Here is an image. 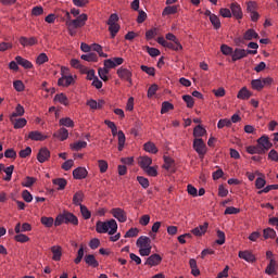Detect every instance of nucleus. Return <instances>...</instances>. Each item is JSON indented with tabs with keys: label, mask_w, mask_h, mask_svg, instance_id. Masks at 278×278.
Segmentation results:
<instances>
[{
	"label": "nucleus",
	"mask_w": 278,
	"mask_h": 278,
	"mask_svg": "<svg viewBox=\"0 0 278 278\" xmlns=\"http://www.w3.org/2000/svg\"><path fill=\"white\" fill-rule=\"evenodd\" d=\"M96 231L98 233H109V236H114L118 231V224L116 219H110L108 222H98L96 224Z\"/></svg>",
	"instance_id": "f257e3e1"
},
{
	"label": "nucleus",
	"mask_w": 278,
	"mask_h": 278,
	"mask_svg": "<svg viewBox=\"0 0 278 278\" xmlns=\"http://www.w3.org/2000/svg\"><path fill=\"white\" fill-rule=\"evenodd\" d=\"M193 149L201 160L205 157V154L207 153V146L201 138H195L193 140Z\"/></svg>",
	"instance_id": "f03ea898"
},
{
	"label": "nucleus",
	"mask_w": 278,
	"mask_h": 278,
	"mask_svg": "<svg viewBox=\"0 0 278 278\" xmlns=\"http://www.w3.org/2000/svg\"><path fill=\"white\" fill-rule=\"evenodd\" d=\"M86 21H88V15L86 13H83L78 15L75 20L66 21L65 25L66 27H75L76 29H79L86 25Z\"/></svg>",
	"instance_id": "7ed1b4c3"
},
{
	"label": "nucleus",
	"mask_w": 278,
	"mask_h": 278,
	"mask_svg": "<svg viewBox=\"0 0 278 278\" xmlns=\"http://www.w3.org/2000/svg\"><path fill=\"white\" fill-rule=\"evenodd\" d=\"M247 55H257V50H244L237 48L232 52V62H238V60H242V58H247Z\"/></svg>",
	"instance_id": "20e7f679"
},
{
	"label": "nucleus",
	"mask_w": 278,
	"mask_h": 278,
	"mask_svg": "<svg viewBox=\"0 0 278 278\" xmlns=\"http://www.w3.org/2000/svg\"><path fill=\"white\" fill-rule=\"evenodd\" d=\"M117 77H119V79L123 81H128L130 86L134 85V80L131 79V77H134V73H131L130 70H127V67H119L117 70Z\"/></svg>",
	"instance_id": "39448f33"
},
{
	"label": "nucleus",
	"mask_w": 278,
	"mask_h": 278,
	"mask_svg": "<svg viewBox=\"0 0 278 278\" xmlns=\"http://www.w3.org/2000/svg\"><path fill=\"white\" fill-rule=\"evenodd\" d=\"M256 142H257L260 149L263 151L264 154L269 149H273V143L270 142V139L266 135L258 138Z\"/></svg>",
	"instance_id": "423d86ee"
},
{
	"label": "nucleus",
	"mask_w": 278,
	"mask_h": 278,
	"mask_svg": "<svg viewBox=\"0 0 278 278\" xmlns=\"http://www.w3.org/2000/svg\"><path fill=\"white\" fill-rule=\"evenodd\" d=\"M111 214L118 223H127V213L121 207L112 208Z\"/></svg>",
	"instance_id": "0eeeda50"
},
{
	"label": "nucleus",
	"mask_w": 278,
	"mask_h": 278,
	"mask_svg": "<svg viewBox=\"0 0 278 278\" xmlns=\"http://www.w3.org/2000/svg\"><path fill=\"white\" fill-rule=\"evenodd\" d=\"M51 157V152L47 148H41L37 154V160L40 162V164H45L47 160Z\"/></svg>",
	"instance_id": "6e6552de"
},
{
	"label": "nucleus",
	"mask_w": 278,
	"mask_h": 278,
	"mask_svg": "<svg viewBox=\"0 0 278 278\" xmlns=\"http://www.w3.org/2000/svg\"><path fill=\"white\" fill-rule=\"evenodd\" d=\"M207 227H210V224L205 222L203 225H200L191 230V233L197 237L205 236L207 232Z\"/></svg>",
	"instance_id": "1a4fd4ad"
},
{
	"label": "nucleus",
	"mask_w": 278,
	"mask_h": 278,
	"mask_svg": "<svg viewBox=\"0 0 278 278\" xmlns=\"http://www.w3.org/2000/svg\"><path fill=\"white\" fill-rule=\"evenodd\" d=\"M162 263V256L160 254H152L144 263L146 266H159Z\"/></svg>",
	"instance_id": "9d476101"
},
{
	"label": "nucleus",
	"mask_w": 278,
	"mask_h": 278,
	"mask_svg": "<svg viewBox=\"0 0 278 278\" xmlns=\"http://www.w3.org/2000/svg\"><path fill=\"white\" fill-rule=\"evenodd\" d=\"M18 42L22 47H34V45H38V39L36 37H20Z\"/></svg>",
	"instance_id": "9b49d317"
},
{
	"label": "nucleus",
	"mask_w": 278,
	"mask_h": 278,
	"mask_svg": "<svg viewBox=\"0 0 278 278\" xmlns=\"http://www.w3.org/2000/svg\"><path fill=\"white\" fill-rule=\"evenodd\" d=\"M138 249H149L151 248V239L147 236H141L137 240Z\"/></svg>",
	"instance_id": "f8f14e48"
},
{
	"label": "nucleus",
	"mask_w": 278,
	"mask_h": 278,
	"mask_svg": "<svg viewBox=\"0 0 278 278\" xmlns=\"http://www.w3.org/2000/svg\"><path fill=\"white\" fill-rule=\"evenodd\" d=\"M74 179H86L88 177V169L85 167H77L73 170Z\"/></svg>",
	"instance_id": "ddd939ff"
},
{
	"label": "nucleus",
	"mask_w": 278,
	"mask_h": 278,
	"mask_svg": "<svg viewBox=\"0 0 278 278\" xmlns=\"http://www.w3.org/2000/svg\"><path fill=\"white\" fill-rule=\"evenodd\" d=\"M230 10L235 18H238V20L242 18V8L240 7V4H238L237 2H232L230 4Z\"/></svg>",
	"instance_id": "4468645a"
},
{
	"label": "nucleus",
	"mask_w": 278,
	"mask_h": 278,
	"mask_svg": "<svg viewBox=\"0 0 278 278\" xmlns=\"http://www.w3.org/2000/svg\"><path fill=\"white\" fill-rule=\"evenodd\" d=\"M10 121L12 125L14 126V129H23L25 125H27V119L25 118H16V117H10Z\"/></svg>",
	"instance_id": "2eb2a0df"
},
{
	"label": "nucleus",
	"mask_w": 278,
	"mask_h": 278,
	"mask_svg": "<svg viewBox=\"0 0 278 278\" xmlns=\"http://www.w3.org/2000/svg\"><path fill=\"white\" fill-rule=\"evenodd\" d=\"M53 138H58V140H61V142H64V140H67L68 138V129L66 128H60L58 131L53 134Z\"/></svg>",
	"instance_id": "dca6fc26"
},
{
	"label": "nucleus",
	"mask_w": 278,
	"mask_h": 278,
	"mask_svg": "<svg viewBox=\"0 0 278 278\" xmlns=\"http://www.w3.org/2000/svg\"><path fill=\"white\" fill-rule=\"evenodd\" d=\"M28 138H29V140H35V141H40V142L47 140V136L42 135V132H40L38 130L30 131L28 134Z\"/></svg>",
	"instance_id": "f3484780"
},
{
	"label": "nucleus",
	"mask_w": 278,
	"mask_h": 278,
	"mask_svg": "<svg viewBox=\"0 0 278 278\" xmlns=\"http://www.w3.org/2000/svg\"><path fill=\"white\" fill-rule=\"evenodd\" d=\"M64 216H65V225H68V223L75 226L79 225V219L77 218V216H75V214L66 212L64 213Z\"/></svg>",
	"instance_id": "a211bd4d"
},
{
	"label": "nucleus",
	"mask_w": 278,
	"mask_h": 278,
	"mask_svg": "<svg viewBox=\"0 0 278 278\" xmlns=\"http://www.w3.org/2000/svg\"><path fill=\"white\" fill-rule=\"evenodd\" d=\"M15 62H17L20 66H23V68H34V64L29 60L23 59L21 55L15 58Z\"/></svg>",
	"instance_id": "6ab92c4d"
},
{
	"label": "nucleus",
	"mask_w": 278,
	"mask_h": 278,
	"mask_svg": "<svg viewBox=\"0 0 278 278\" xmlns=\"http://www.w3.org/2000/svg\"><path fill=\"white\" fill-rule=\"evenodd\" d=\"M52 251V260L54 262H60L62 260V248L60 245H53L51 248Z\"/></svg>",
	"instance_id": "aec40b11"
},
{
	"label": "nucleus",
	"mask_w": 278,
	"mask_h": 278,
	"mask_svg": "<svg viewBox=\"0 0 278 278\" xmlns=\"http://www.w3.org/2000/svg\"><path fill=\"white\" fill-rule=\"evenodd\" d=\"M178 10L179 5L167 4V7L162 12V16H170V14H177Z\"/></svg>",
	"instance_id": "412c9836"
},
{
	"label": "nucleus",
	"mask_w": 278,
	"mask_h": 278,
	"mask_svg": "<svg viewBox=\"0 0 278 278\" xmlns=\"http://www.w3.org/2000/svg\"><path fill=\"white\" fill-rule=\"evenodd\" d=\"M74 81H75V79H74L73 76H71V75H68V76H62L61 78H59L58 85H59V86L68 87V86H71Z\"/></svg>",
	"instance_id": "4be33fe9"
},
{
	"label": "nucleus",
	"mask_w": 278,
	"mask_h": 278,
	"mask_svg": "<svg viewBox=\"0 0 278 278\" xmlns=\"http://www.w3.org/2000/svg\"><path fill=\"white\" fill-rule=\"evenodd\" d=\"M257 38H260V35L253 28L248 29L243 35L244 40H257Z\"/></svg>",
	"instance_id": "5701e85b"
},
{
	"label": "nucleus",
	"mask_w": 278,
	"mask_h": 278,
	"mask_svg": "<svg viewBox=\"0 0 278 278\" xmlns=\"http://www.w3.org/2000/svg\"><path fill=\"white\" fill-rule=\"evenodd\" d=\"M84 191H77L73 197L74 205L81 207V205H84L81 204L84 203Z\"/></svg>",
	"instance_id": "b1692460"
},
{
	"label": "nucleus",
	"mask_w": 278,
	"mask_h": 278,
	"mask_svg": "<svg viewBox=\"0 0 278 278\" xmlns=\"http://www.w3.org/2000/svg\"><path fill=\"white\" fill-rule=\"evenodd\" d=\"M85 262L86 264H88V266H91L92 268L99 267V261H97V258L92 254H87L85 256Z\"/></svg>",
	"instance_id": "393cba45"
},
{
	"label": "nucleus",
	"mask_w": 278,
	"mask_h": 278,
	"mask_svg": "<svg viewBox=\"0 0 278 278\" xmlns=\"http://www.w3.org/2000/svg\"><path fill=\"white\" fill-rule=\"evenodd\" d=\"M240 260H244L245 262H255V255L249 251H240L239 252Z\"/></svg>",
	"instance_id": "a878e982"
},
{
	"label": "nucleus",
	"mask_w": 278,
	"mask_h": 278,
	"mask_svg": "<svg viewBox=\"0 0 278 278\" xmlns=\"http://www.w3.org/2000/svg\"><path fill=\"white\" fill-rule=\"evenodd\" d=\"M247 152L250 153V155H264V151L260 149L258 143L256 146H249Z\"/></svg>",
	"instance_id": "bb28decb"
},
{
	"label": "nucleus",
	"mask_w": 278,
	"mask_h": 278,
	"mask_svg": "<svg viewBox=\"0 0 278 278\" xmlns=\"http://www.w3.org/2000/svg\"><path fill=\"white\" fill-rule=\"evenodd\" d=\"M151 164H153V160H151L149 156H141L139 159V166L142 168V170L148 168Z\"/></svg>",
	"instance_id": "cd10ccee"
},
{
	"label": "nucleus",
	"mask_w": 278,
	"mask_h": 278,
	"mask_svg": "<svg viewBox=\"0 0 278 278\" xmlns=\"http://www.w3.org/2000/svg\"><path fill=\"white\" fill-rule=\"evenodd\" d=\"M251 96H252L251 91H249V89H247V87H243L238 92L237 99H242L244 101L247 99H251Z\"/></svg>",
	"instance_id": "c85d7f7f"
},
{
	"label": "nucleus",
	"mask_w": 278,
	"mask_h": 278,
	"mask_svg": "<svg viewBox=\"0 0 278 278\" xmlns=\"http://www.w3.org/2000/svg\"><path fill=\"white\" fill-rule=\"evenodd\" d=\"M275 270H277V262L270 258L269 264L267 265L265 273L266 275H275Z\"/></svg>",
	"instance_id": "c756f323"
},
{
	"label": "nucleus",
	"mask_w": 278,
	"mask_h": 278,
	"mask_svg": "<svg viewBox=\"0 0 278 278\" xmlns=\"http://www.w3.org/2000/svg\"><path fill=\"white\" fill-rule=\"evenodd\" d=\"M189 265L191 268V275H193V277H199V275H201V271L199 270V267L197 266V260L191 258L189 261Z\"/></svg>",
	"instance_id": "7c9ffc66"
},
{
	"label": "nucleus",
	"mask_w": 278,
	"mask_h": 278,
	"mask_svg": "<svg viewBox=\"0 0 278 278\" xmlns=\"http://www.w3.org/2000/svg\"><path fill=\"white\" fill-rule=\"evenodd\" d=\"M205 134H207V130H205V128H203V126H201V125L195 126L193 129L194 138H203V136H205Z\"/></svg>",
	"instance_id": "2f4dec72"
},
{
	"label": "nucleus",
	"mask_w": 278,
	"mask_h": 278,
	"mask_svg": "<svg viewBox=\"0 0 278 278\" xmlns=\"http://www.w3.org/2000/svg\"><path fill=\"white\" fill-rule=\"evenodd\" d=\"M88 147V142L86 141H76L71 144L72 151H81V149H86Z\"/></svg>",
	"instance_id": "473e14b6"
},
{
	"label": "nucleus",
	"mask_w": 278,
	"mask_h": 278,
	"mask_svg": "<svg viewBox=\"0 0 278 278\" xmlns=\"http://www.w3.org/2000/svg\"><path fill=\"white\" fill-rule=\"evenodd\" d=\"M61 127H75V122L71 117H63L59 121Z\"/></svg>",
	"instance_id": "72a5a7b5"
},
{
	"label": "nucleus",
	"mask_w": 278,
	"mask_h": 278,
	"mask_svg": "<svg viewBox=\"0 0 278 278\" xmlns=\"http://www.w3.org/2000/svg\"><path fill=\"white\" fill-rule=\"evenodd\" d=\"M80 58L85 60V62H97L99 60V56L94 52L83 54Z\"/></svg>",
	"instance_id": "f704fd0d"
},
{
	"label": "nucleus",
	"mask_w": 278,
	"mask_h": 278,
	"mask_svg": "<svg viewBox=\"0 0 278 278\" xmlns=\"http://www.w3.org/2000/svg\"><path fill=\"white\" fill-rule=\"evenodd\" d=\"M277 237V231H275V229H273V228H265L264 230H263V238L265 239V240H268V238H276Z\"/></svg>",
	"instance_id": "c9c22d12"
},
{
	"label": "nucleus",
	"mask_w": 278,
	"mask_h": 278,
	"mask_svg": "<svg viewBox=\"0 0 278 278\" xmlns=\"http://www.w3.org/2000/svg\"><path fill=\"white\" fill-rule=\"evenodd\" d=\"M109 31L111 34V38H116L118 31H121V25L118 24H109Z\"/></svg>",
	"instance_id": "e433bc0d"
},
{
	"label": "nucleus",
	"mask_w": 278,
	"mask_h": 278,
	"mask_svg": "<svg viewBox=\"0 0 278 278\" xmlns=\"http://www.w3.org/2000/svg\"><path fill=\"white\" fill-rule=\"evenodd\" d=\"M251 86H252L253 90H257L258 92L261 90H264V83L262 79H253L251 81Z\"/></svg>",
	"instance_id": "4c0bfd02"
},
{
	"label": "nucleus",
	"mask_w": 278,
	"mask_h": 278,
	"mask_svg": "<svg viewBox=\"0 0 278 278\" xmlns=\"http://www.w3.org/2000/svg\"><path fill=\"white\" fill-rule=\"evenodd\" d=\"M165 48L172 49V51H181V49H184V47L179 41H173V42L167 41V46Z\"/></svg>",
	"instance_id": "58836bf2"
},
{
	"label": "nucleus",
	"mask_w": 278,
	"mask_h": 278,
	"mask_svg": "<svg viewBox=\"0 0 278 278\" xmlns=\"http://www.w3.org/2000/svg\"><path fill=\"white\" fill-rule=\"evenodd\" d=\"M118 151H123V149H125V132H123V130H118Z\"/></svg>",
	"instance_id": "ea45409f"
},
{
	"label": "nucleus",
	"mask_w": 278,
	"mask_h": 278,
	"mask_svg": "<svg viewBox=\"0 0 278 278\" xmlns=\"http://www.w3.org/2000/svg\"><path fill=\"white\" fill-rule=\"evenodd\" d=\"M5 173L4 181H12V174L14 173V165H10L2 169Z\"/></svg>",
	"instance_id": "a19ab883"
},
{
	"label": "nucleus",
	"mask_w": 278,
	"mask_h": 278,
	"mask_svg": "<svg viewBox=\"0 0 278 278\" xmlns=\"http://www.w3.org/2000/svg\"><path fill=\"white\" fill-rule=\"evenodd\" d=\"M25 114V108L23 105L17 104L15 108V112H13L10 116V118H16V116H23Z\"/></svg>",
	"instance_id": "79ce46f5"
},
{
	"label": "nucleus",
	"mask_w": 278,
	"mask_h": 278,
	"mask_svg": "<svg viewBox=\"0 0 278 278\" xmlns=\"http://www.w3.org/2000/svg\"><path fill=\"white\" fill-rule=\"evenodd\" d=\"M54 184V186H59L58 190H64L66 188V179L64 178H56V179H53L52 181Z\"/></svg>",
	"instance_id": "37998d69"
},
{
	"label": "nucleus",
	"mask_w": 278,
	"mask_h": 278,
	"mask_svg": "<svg viewBox=\"0 0 278 278\" xmlns=\"http://www.w3.org/2000/svg\"><path fill=\"white\" fill-rule=\"evenodd\" d=\"M170 110H175L173 103L168 101L162 103L161 114H166L167 112H170Z\"/></svg>",
	"instance_id": "c03bdc74"
},
{
	"label": "nucleus",
	"mask_w": 278,
	"mask_h": 278,
	"mask_svg": "<svg viewBox=\"0 0 278 278\" xmlns=\"http://www.w3.org/2000/svg\"><path fill=\"white\" fill-rule=\"evenodd\" d=\"M98 75H99V77L102 79V81H108V79H110L109 77H108V75H110V70H108V68H99L98 70Z\"/></svg>",
	"instance_id": "a18cd8bd"
},
{
	"label": "nucleus",
	"mask_w": 278,
	"mask_h": 278,
	"mask_svg": "<svg viewBox=\"0 0 278 278\" xmlns=\"http://www.w3.org/2000/svg\"><path fill=\"white\" fill-rule=\"evenodd\" d=\"M143 149L148 153H153V154L157 153V147H155L153 142L144 143Z\"/></svg>",
	"instance_id": "49530a36"
},
{
	"label": "nucleus",
	"mask_w": 278,
	"mask_h": 278,
	"mask_svg": "<svg viewBox=\"0 0 278 278\" xmlns=\"http://www.w3.org/2000/svg\"><path fill=\"white\" fill-rule=\"evenodd\" d=\"M54 101H59L62 105H68V98L64 93L56 94Z\"/></svg>",
	"instance_id": "de8ad7c7"
},
{
	"label": "nucleus",
	"mask_w": 278,
	"mask_h": 278,
	"mask_svg": "<svg viewBox=\"0 0 278 278\" xmlns=\"http://www.w3.org/2000/svg\"><path fill=\"white\" fill-rule=\"evenodd\" d=\"M36 184V178L27 176L22 182L23 188H31Z\"/></svg>",
	"instance_id": "09e8293b"
},
{
	"label": "nucleus",
	"mask_w": 278,
	"mask_h": 278,
	"mask_svg": "<svg viewBox=\"0 0 278 278\" xmlns=\"http://www.w3.org/2000/svg\"><path fill=\"white\" fill-rule=\"evenodd\" d=\"M210 22L212 23L214 29H220V18H218L216 14L211 15Z\"/></svg>",
	"instance_id": "8fccbe9b"
},
{
	"label": "nucleus",
	"mask_w": 278,
	"mask_h": 278,
	"mask_svg": "<svg viewBox=\"0 0 278 278\" xmlns=\"http://www.w3.org/2000/svg\"><path fill=\"white\" fill-rule=\"evenodd\" d=\"M80 214L85 218V220H89L90 216H92V214L90 213L88 207H86V205H80Z\"/></svg>",
	"instance_id": "3c124183"
},
{
	"label": "nucleus",
	"mask_w": 278,
	"mask_h": 278,
	"mask_svg": "<svg viewBox=\"0 0 278 278\" xmlns=\"http://www.w3.org/2000/svg\"><path fill=\"white\" fill-rule=\"evenodd\" d=\"M54 219L53 217H41V225H45L46 227L50 228L53 227Z\"/></svg>",
	"instance_id": "603ef678"
},
{
	"label": "nucleus",
	"mask_w": 278,
	"mask_h": 278,
	"mask_svg": "<svg viewBox=\"0 0 278 278\" xmlns=\"http://www.w3.org/2000/svg\"><path fill=\"white\" fill-rule=\"evenodd\" d=\"M137 181H138V184H140V186L142 188H144V190H147V188H149V186H150L149 179L143 176H138Z\"/></svg>",
	"instance_id": "864d4df0"
},
{
	"label": "nucleus",
	"mask_w": 278,
	"mask_h": 278,
	"mask_svg": "<svg viewBox=\"0 0 278 278\" xmlns=\"http://www.w3.org/2000/svg\"><path fill=\"white\" fill-rule=\"evenodd\" d=\"M182 100L187 103V108H194V98H192V96H182Z\"/></svg>",
	"instance_id": "5fc2aeb1"
},
{
	"label": "nucleus",
	"mask_w": 278,
	"mask_h": 278,
	"mask_svg": "<svg viewBox=\"0 0 278 278\" xmlns=\"http://www.w3.org/2000/svg\"><path fill=\"white\" fill-rule=\"evenodd\" d=\"M231 126V119L224 118L219 119L217 123V128L223 129V127H230Z\"/></svg>",
	"instance_id": "6e6d98bb"
},
{
	"label": "nucleus",
	"mask_w": 278,
	"mask_h": 278,
	"mask_svg": "<svg viewBox=\"0 0 278 278\" xmlns=\"http://www.w3.org/2000/svg\"><path fill=\"white\" fill-rule=\"evenodd\" d=\"M247 11L249 14L257 12V2L249 1L247 4Z\"/></svg>",
	"instance_id": "4d7b16f0"
},
{
	"label": "nucleus",
	"mask_w": 278,
	"mask_h": 278,
	"mask_svg": "<svg viewBox=\"0 0 278 278\" xmlns=\"http://www.w3.org/2000/svg\"><path fill=\"white\" fill-rule=\"evenodd\" d=\"M146 50L147 53H149V55H151V58H157V55H160V50L156 48H151L149 46H146Z\"/></svg>",
	"instance_id": "13d9d810"
},
{
	"label": "nucleus",
	"mask_w": 278,
	"mask_h": 278,
	"mask_svg": "<svg viewBox=\"0 0 278 278\" xmlns=\"http://www.w3.org/2000/svg\"><path fill=\"white\" fill-rule=\"evenodd\" d=\"M141 71L150 75L151 77H155V67H149L147 65H141Z\"/></svg>",
	"instance_id": "bf43d9fd"
},
{
	"label": "nucleus",
	"mask_w": 278,
	"mask_h": 278,
	"mask_svg": "<svg viewBox=\"0 0 278 278\" xmlns=\"http://www.w3.org/2000/svg\"><path fill=\"white\" fill-rule=\"evenodd\" d=\"M220 51L224 55H233V48L227 45H222Z\"/></svg>",
	"instance_id": "052dcab7"
},
{
	"label": "nucleus",
	"mask_w": 278,
	"mask_h": 278,
	"mask_svg": "<svg viewBox=\"0 0 278 278\" xmlns=\"http://www.w3.org/2000/svg\"><path fill=\"white\" fill-rule=\"evenodd\" d=\"M37 64L42 65L47 62H49V56H47V53H40L38 56H37V60H36Z\"/></svg>",
	"instance_id": "680f3d73"
},
{
	"label": "nucleus",
	"mask_w": 278,
	"mask_h": 278,
	"mask_svg": "<svg viewBox=\"0 0 278 278\" xmlns=\"http://www.w3.org/2000/svg\"><path fill=\"white\" fill-rule=\"evenodd\" d=\"M264 186H266V179L263 177H258L255 180V188H257V190H262V188H264Z\"/></svg>",
	"instance_id": "e2e57ef3"
},
{
	"label": "nucleus",
	"mask_w": 278,
	"mask_h": 278,
	"mask_svg": "<svg viewBox=\"0 0 278 278\" xmlns=\"http://www.w3.org/2000/svg\"><path fill=\"white\" fill-rule=\"evenodd\" d=\"M143 170L147 173V175H149V177H157V169L151 165L146 167Z\"/></svg>",
	"instance_id": "0e129e2a"
},
{
	"label": "nucleus",
	"mask_w": 278,
	"mask_h": 278,
	"mask_svg": "<svg viewBox=\"0 0 278 278\" xmlns=\"http://www.w3.org/2000/svg\"><path fill=\"white\" fill-rule=\"evenodd\" d=\"M139 233L138 228H130L124 236V238H136Z\"/></svg>",
	"instance_id": "69168bd1"
},
{
	"label": "nucleus",
	"mask_w": 278,
	"mask_h": 278,
	"mask_svg": "<svg viewBox=\"0 0 278 278\" xmlns=\"http://www.w3.org/2000/svg\"><path fill=\"white\" fill-rule=\"evenodd\" d=\"M98 166L100 168V173H106L108 172V162L105 160H99Z\"/></svg>",
	"instance_id": "338daca9"
},
{
	"label": "nucleus",
	"mask_w": 278,
	"mask_h": 278,
	"mask_svg": "<svg viewBox=\"0 0 278 278\" xmlns=\"http://www.w3.org/2000/svg\"><path fill=\"white\" fill-rule=\"evenodd\" d=\"M217 238L216 244H225V233L222 230H217Z\"/></svg>",
	"instance_id": "774afa93"
}]
</instances>
